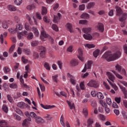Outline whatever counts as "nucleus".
I'll return each mask as SVG.
<instances>
[{"instance_id": "nucleus-5", "label": "nucleus", "mask_w": 127, "mask_h": 127, "mask_svg": "<svg viewBox=\"0 0 127 127\" xmlns=\"http://www.w3.org/2000/svg\"><path fill=\"white\" fill-rule=\"evenodd\" d=\"M25 28L26 30H27V31L32 30V31H33V32H34V33L35 35H36V36H38V35H39V32H38V30H37V28L35 27H33L31 28V27H30V26H29V25L27 23H26L25 24Z\"/></svg>"}, {"instance_id": "nucleus-53", "label": "nucleus", "mask_w": 127, "mask_h": 127, "mask_svg": "<svg viewBox=\"0 0 127 127\" xmlns=\"http://www.w3.org/2000/svg\"><path fill=\"white\" fill-rule=\"evenodd\" d=\"M67 51L70 53L73 52V46H70L68 47L67 49Z\"/></svg>"}, {"instance_id": "nucleus-6", "label": "nucleus", "mask_w": 127, "mask_h": 127, "mask_svg": "<svg viewBox=\"0 0 127 127\" xmlns=\"http://www.w3.org/2000/svg\"><path fill=\"white\" fill-rule=\"evenodd\" d=\"M22 28H23V26L21 24H19L18 25H16V28H9L8 29V31L10 33H12V34H14V33H16V32H17L18 30H22Z\"/></svg>"}, {"instance_id": "nucleus-63", "label": "nucleus", "mask_w": 127, "mask_h": 127, "mask_svg": "<svg viewBox=\"0 0 127 127\" xmlns=\"http://www.w3.org/2000/svg\"><path fill=\"white\" fill-rule=\"evenodd\" d=\"M63 64L62 63V62L61 61H58V65L59 66L60 69H62Z\"/></svg>"}, {"instance_id": "nucleus-8", "label": "nucleus", "mask_w": 127, "mask_h": 127, "mask_svg": "<svg viewBox=\"0 0 127 127\" xmlns=\"http://www.w3.org/2000/svg\"><path fill=\"white\" fill-rule=\"evenodd\" d=\"M87 86L92 88H98L99 83L95 80H91L87 83Z\"/></svg>"}, {"instance_id": "nucleus-1", "label": "nucleus", "mask_w": 127, "mask_h": 127, "mask_svg": "<svg viewBox=\"0 0 127 127\" xmlns=\"http://www.w3.org/2000/svg\"><path fill=\"white\" fill-rule=\"evenodd\" d=\"M122 53L120 51H117L114 54L112 55L110 51L106 52L102 56L104 59H106L108 62L110 61H114L121 57Z\"/></svg>"}, {"instance_id": "nucleus-59", "label": "nucleus", "mask_w": 127, "mask_h": 127, "mask_svg": "<svg viewBox=\"0 0 127 127\" xmlns=\"http://www.w3.org/2000/svg\"><path fill=\"white\" fill-rule=\"evenodd\" d=\"M79 10H84L85 9V4H82L79 6Z\"/></svg>"}, {"instance_id": "nucleus-20", "label": "nucleus", "mask_w": 127, "mask_h": 127, "mask_svg": "<svg viewBox=\"0 0 127 127\" xmlns=\"http://www.w3.org/2000/svg\"><path fill=\"white\" fill-rule=\"evenodd\" d=\"M97 27H98V30H99L100 32H104V24H103V23H99L97 26Z\"/></svg>"}, {"instance_id": "nucleus-16", "label": "nucleus", "mask_w": 127, "mask_h": 127, "mask_svg": "<svg viewBox=\"0 0 127 127\" xmlns=\"http://www.w3.org/2000/svg\"><path fill=\"white\" fill-rule=\"evenodd\" d=\"M17 107L19 108H21V109H25V108H27L28 106L27 104L24 103V102H19L17 104Z\"/></svg>"}, {"instance_id": "nucleus-47", "label": "nucleus", "mask_w": 127, "mask_h": 127, "mask_svg": "<svg viewBox=\"0 0 127 127\" xmlns=\"http://www.w3.org/2000/svg\"><path fill=\"white\" fill-rule=\"evenodd\" d=\"M115 67L116 70H117V71H118L119 72H121V71L122 70V66H121V65H120L119 64H117L116 65Z\"/></svg>"}, {"instance_id": "nucleus-44", "label": "nucleus", "mask_w": 127, "mask_h": 127, "mask_svg": "<svg viewBox=\"0 0 127 127\" xmlns=\"http://www.w3.org/2000/svg\"><path fill=\"white\" fill-rule=\"evenodd\" d=\"M33 57L34 58H35V59H38V58H39V54H38V53L34 52Z\"/></svg>"}, {"instance_id": "nucleus-36", "label": "nucleus", "mask_w": 127, "mask_h": 127, "mask_svg": "<svg viewBox=\"0 0 127 127\" xmlns=\"http://www.w3.org/2000/svg\"><path fill=\"white\" fill-rule=\"evenodd\" d=\"M96 4V3L94 2H91L88 3L87 6L88 9H90V8H92V7H94V6Z\"/></svg>"}, {"instance_id": "nucleus-3", "label": "nucleus", "mask_w": 127, "mask_h": 127, "mask_svg": "<svg viewBox=\"0 0 127 127\" xmlns=\"http://www.w3.org/2000/svg\"><path fill=\"white\" fill-rule=\"evenodd\" d=\"M106 74L109 79V80L107 79L108 82L109 83V84L111 85V86H112V87L114 89L115 91H118V86H117L116 84H114V80H115V79H116V78L115 77V75H113V74H112L110 72H107Z\"/></svg>"}, {"instance_id": "nucleus-19", "label": "nucleus", "mask_w": 127, "mask_h": 127, "mask_svg": "<svg viewBox=\"0 0 127 127\" xmlns=\"http://www.w3.org/2000/svg\"><path fill=\"white\" fill-rule=\"evenodd\" d=\"M66 27L67 28L68 31L69 32L72 33L74 32V30H73V26L72 25V24L70 23H67L66 25Z\"/></svg>"}, {"instance_id": "nucleus-23", "label": "nucleus", "mask_w": 127, "mask_h": 127, "mask_svg": "<svg viewBox=\"0 0 127 127\" xmlns=\"http://www.w3.org/2000/svg\"><path fill=\"white\" fill-rule=\"evenodd\" d=\"M35 119L37 124H40L41 123H43V122H44V120L40 117H36Z\"/></svg>"}, {"instance_id": "nucleus-49", "label": "nucleus", "mask_w": 127, "mask_h": 127, "mask_svg": "<svg viewBox=\"0 0 127 127\" xmlns=\"http://www.w3.org/2000/svg\"><path fill=\"white\" fill-rule=\"evenodd\" d=\"M83 113L85 117H87L88 116V109H87V108L83 109Z\"/></svg>"}, {"instance_id": "nucleus-58", "label": "nucleus", "mask_w": 127, "mask_h": 127, "mask_svg": "<svg viewBox=\"0 0 127 127\" xmlns=\"http://www.w3.org/2000/svg\"><path fill=\"white\" fill-rule=\"evenodd\" d=\"M100 103L104 108H106L107 107V104L105 103V102L103 101V100H100Z\"/></svg>"}, {"instance_id": "nucleus-9", "label": "nucleus", "mask_w": 127, "mask_h": 127, "mask_svg": "<svg viewBox=\"0 0 127 127\" xmlns=\"http://www.w3.org/2000/svg\"><path fill=\"white\" fill-rule=\"evenodd\" d=\"M78 55L77 57L80 61H84V58H83V50L80 48H79L77 50Z\"/></svg>"}, {"instance_id": "nucleus-4", "label": "nucleus", "mask_w": 127, "mask_h": 127, "mask_svg": "<svg viewBox=\"0 0 127 127\" xmlns=\"http://www.w3.org/2000/svg\"><path fill=\"white\" fill-rule=\"evenodd\" d=\"M91 30L92 29H91V28H83L82 29L83 32L86 34L83 35L84 38L86 40H91L92 39L93 37L92 36V35H91V34H88L90 33Z\"/></svg>"}, {"instance_id": "nucleus-27", "label": "nucleus", "mask_w": 127, "mask_h": 127, "mask_svg": "<svg viewBox=\"0 0 127 127\" xmlns=\"http://www.w3.org/2000/svg\"><path fill=\"white\" fill-rule=\"evenodd\" d=\"M84 46L87 47L89 49H91V48H95V47H96V46L93 44H86L84 45Z\"/></svg>"}, {"instance_id": "nucleus-42", "label": "nucleus", "mask_w": 127, "mask_h": 127, "mask_svg": "<svg viewBox=\"0 0 127 127\" xmlns=\"http://www.w3.org/2000/svg\"><path fill=\"white\" fill-rule=\"evenodd\" d=\"M70 83L72 85H75L76 83H77V81H76V79H75V77L73 76V77L70 79Z\"/></svg>"}, {"instance_id": "nucleus-7", "label": "nucleus", "mask_w": 127, "mask_h": 127, "mask_svg": "<svg viewBox=\"0 0 127 127\" xmlns=\"http://www.w3.org/2000/svg\"><path fill=\"white\" fill-rule=\"evenodd\" d=\"M12 24V21L11 20H4L1 23V26L4 29H7L8 25Z\"/></svg>"}, {"instance_id": "nucleus-39", "label": "nucleus", "mask_w": 127, "mask_h": 127, "mask_svg": "<svg viewBox=\"0 0 127 127\" xmlns=\"http://www.w3.org/2000/svg\"><path fill=\"white\" fill-rule=\"evenodd\" d=\"M58 78V74H56V75H53L52 76L53 81L55 82V83H58V80H57Z\"/></svg>"}, {"instance_id": "nucleus-24", "label": "nucleus", "mask_w": 127, "mask_h": 127, "mask_svg": "<svg viewBox=\"0 0 127 127\" xmlns=\"http://www.w3.org/2000/svg\"><path fill=\"white\" fill-rule=\"evenodd\" d=\"M81 18H83V19H88V18H90V15L89 14L87 13H83L81 16Z\"/></svg>"}, {"instance_id": "nucleus-11", "label": "nucleus", "mask_w": 127, "mask_h": 127, "mask_svg": "<svg viewBox=\"0 0 127 127\" xmlns=\"http://www.w3.org/2000/svg\"><path fill=\"white\" fill-rule=\"evenodd\" d=\"M8 9L10 11H15L16 10H17L18 12H21V11H20L19 9H17L16 7L12 4H9L7 5Z\"/></svg>"}, {"instance_id": "nucleus-33", "label": "nucleus", "mask_w": 127, "mask_h": 127, "mask_svg": "<svg viewBox=\"0 0 127 127\" xmlns=\"http://www.w3.org/2000/svg\"><path fill=\"white\" fill-rule=\"evenodd\" d=\"M79 24L87 25V24H88V21L87 20H80L79 21Z\"/></svg>"}, {"instance_id": "nucleus-2", "label": "nucleus", "mask_w": 127, "mask_h": 127, "mask_svg": "<svg viewBox=\"0 0 127 127\" xmlns=\"http://www.w3.org/2000/svg\"><path fill=\"white\" fill-rule=\"evenodd\" d=\"M115 8L116 9L117 15H118V16L121 15V17L119 18V20L122 22L121 27H125L126 19L127 18V13L123 12L122 8L119 6H116Z\"/></svg>"}, {"instance_id": "nucleus-13", "label": "nucleus", "mask_w": 127, "mask_h": 127, "mask_svg": "<svg viewBox=\"0 0 127 127\" xmlns=\"http://www.w3.org/2000/svg\"><path fill=\"white\" fill-rule=\"evenodd\" d=\"M27 34V31H23L21 33H18L17 34L18 39L19 40L22 39V38H23V36H25V35H26Z\"/></svg>"}, {"instance_id": "nucleus-56", "label": "nucleus", "mask_w": 127, "mask_h": 127, "mask_svg": "<svg viewBox=\"0 0 127 127\" xmlns=\"http://www.w3.org/2000/svg\"><path fill=\"white\" fill-rule=\"evenodd\" d=\"M121 100H122L121 97H116L115 98V102H116L117 104H120V103H121Z\"/></svg>"}, {"instance_id": "nucleus-48", "label": "nucleus", "mask_w": 127, "mask_h": 127, "mask_svg": "<svg viewBox=\"0 0 127 127\" xmlns=\"http://www.w3.org/2000/svg\"><path fill=\"white\" fill-rule=\"evenodd\" d=\"M52 28L53 29V30H55V31H58V27H57V25L56 24H53L52 26Z\"/></svg>"}, {"instance_id": "nucleus-62", "label": "nucleus", "mask_w": 127, "mask_h": 127, "mask_svg": "<svg viewBox=\"0 0 127 127\" xmlns=\"http://www.w3.org/2000/svg\"><path fill=\"white\" fill-rule=\"evenodd\" d=\"M40 55L42 58H45V51L41 52Z\"/></svg>"}, {"instance_id": "nucleus-10", "label": "nucleus", "mask_w": 127, "mask_h": 127, "mask_svg": "<svg viewBox=\"0 0 127 127\" xmlns=\"http://www.w3.org/2000/svg\"><path fill=\"white\" fill-rule=\"evenodd\" d=\"M41 35L43 37H40V38L42 40H43V41H45V38H47V37H48V34H46V32H45V31H44V29H43V27L41 26ZM44 37V38H43Z\"/></svg>"}, {"instance_id": "nucleus-52", "label": "nucleus", "mask_w": 127, "mask_h": 127, "mask_svg": "<svg viewBox=\"0 0 127 127\" xmlns=\"http://www.w3.org/2000/svg\"><path fill=\"white\" fill-rule=\"evenodd\" d=\"M106 102L107 105H109V106H110V105H112V100L110 98H108L106 99Z\"/></svg>"}, {"instance_id": "nucleus-60", "label": "nucleus", "mask_w": 127, "mask_h": 127, "mask_svg": "<svg viewBox=\"0 0 127 127\" xmlns=\"http://www.w3.org/2000/svg\"><path fill=\"white\" fill-rule=\"evenodd\" d=\"M38 49L40 50V52H42L43 51H46L45 48L44 47L42 46H39L38 47Z\"/></svg>"}, {"instance_id": "nucleus-18", "label": "nucleus", "mask_w": 127, "mask_h": 127, "mask_svg": "<svg viewBox=\"0 0 127 127\" xmlns=\"http://www.w3.org/2000/svg\"><path fill=\"white\" fill-rule=\"evenodd\" d=\"M60 18H61V14H60V13H58V16H54L53 20L54 23H57V22H58V21L59 20V19H60Z\"/></svg>"}, {"instance_id": "nucleus-22", "label": "nucleus", "mask_w": 127, "mask_h": 127, "mask_svg": "<svg viewBox=\"0 0 127 127\" xmlns=\"http://www.w3.org/2000/svg\"><path fill=\"white\" fill-rule=\"evenodd\" d=\"M93 124H94V120H93V119L89 118L87 120V127H93Z\"/></svg>"}, {"instance_id": "nucleus-50", "label": "nucleus", "mask_w": 127, "mask_h": 127, "mask_svg": "<svg viewBox=\"0 0 127 127\" xmlns=\"http://www.w3.org/2000/svg\"><path fill=\"white\" fill-rule=\"evenodd\" d=\"M15 47V45H12L9 50V53L10 54L12 53V51H13V50L14 49Z\"/></svg>"}, {"instance_id": "nucleus-41", "label": "nucleus", "mask_w": 127, "mask_h": 127, "mask_svg": "<svg viewBox=\"0 0 127 127\" xmlns=\"http://www.w3.org/2000/svg\"><path fill=\"white\" fill-rule=\"evenodd\" d=\"M9 87L11 88V89H16V88H17V84H16V83H11L10 84Z\"/></svg>"}, {"instance_id": "nucleus-12", "label": "nucleus", "mask_w": 127, "mask_h": 127, "mask_svg": "<svg viewBox=\"0 0 127 127\" xmlns=\"http://www.w3.org/2000/svg\"><path fill=\"white\" fill-rule=\"evenodd\" d=\"M92 65V62L88 61L87 64L85 65L84 68L82 70V72H85L87 71V69H91V66Z\"/></svg>"}, {"instance_id": "nucleus-43", "label": "nucleus", "mask_w": 127, "mask_h": 127, "mask_svg": "<svg viewBox=\"0 0 127 127\" xmlns=\"http://www.w3.org/2000/svg\"><path fill=\"white\" fill-rule=\"evenodd\" d=\"M112 72L116 75L117 78L119 79H123V76L117 73L115 70H113Z\"/></svg>"}, {"instance_id": "nucleus-57", "label": "nucleus", "mask_w": 127, "mask_h": 127, "mask_svg": "<svg viewBox=\"0 0 127 127\" xmlns=\"http://www.w3.org/2000/svg\"><path fill=\"white\" fill-rule=\"evenodd\" d=\"M45 118L46 119V120H48V121H50L51 119H52V117H51V115L47 114L45 116Z\"/></svg>"}, {"instance_id": "nucleus-51", "label": "nucleus", "mask_w": 127, "mask_h": 127, "mask_svg": "<svg viewBox=\"0 0 127 127\" xmlns=\"http://www.w3.org/2000/svg\"><path fill=\"white\" fill-rule=\"evenodd\" d=\"M24 52L27 55H30L31 52H30V50L29 49H24Z\"/></svg>"}, {"instance_id": "nucleus-45", "label": "nucleus", "mask_w": 127, "mask_h": 127, "mask_svg": "<svg viewBox=\"0 0 127 127\" xmlns=\"http://www.w3.org/2000/svg\"><path fill=\"white\" fill-rule=\"evenodd\" d=\"M84 83L85 82L82 81L79 84L80 88L81 90H85V84H84Z\"/></svg>"}, {"instance_id": "nucleus-38", "label": "nucleus", "mask_w": 127, "mask_h": 127, "mask_svg": "<svg viewBox=\"0 0 127 127\" xmlns=\"http://www.w3.org/2000/svg\"><path fill=\"white\" fill-rule=\"evenodd\" d=\"M97 98L98 99H100V100H102L104 98V95H103V93L101 92H98L97 94Z\"/></svg>"}, {"instance_id": "nucleus-34", "label": "nucleus", "mask_w": 127, "mask_h": 127, "mask_svg": "<svg viewBox=\"0 0 127 127\" xmlns=\"http://www.w3.org/2000/svg\"><path fill=\"white\" fill-rule=\"evenodd\" d=\"M2 110L4 112V113H7L8 112V108L5 104L3 105L2 107Z\"/></svg>"}, {"instance_id": "nucleus-40", "label": "nucleus", "mask_w": 127, "mask_h": 127, "mask_svg": "<svg viewBox=\"0 0 127 127\" xmlns=\"http://www.w3.org/2000/svg\"><path fill=\"white\" fill-rule=\"evenodd\" d=\"M44 66L46 70H48V71H50V66L49 65V64L48 63H45Z\"/></svg>"}, {"instance_id": "nucleus-14", "label": "nucleus", "mask_w": 127, "mask_h": 127, "mask_svg": "<svg viewBox=\"0 0 127 127\" xmlns=\"http://www.w3.org/2000/svg\"><path fill=\"white\" fill-rule=\"evenodd\" d=\"M66 103L69 107L70 110H76V107H75V104L74 103L67 100Z\"/></svg>"}, {"instance_id": "nucleus-26", "label": "nucleus", "mask_w": 127, "mask_h": 127, "mask_svg": "<svg viewBox=\"0 0 127 127\" xmlns=\"http://www.w3.org/2000/svg\"><path fill=\"white\" fill-rule=\"evenodd\" d=\"M33 37H34L33 33L32 32H30L28 34L27 39H28V40H31V39H33Z\"/></svg>"}, {"instance_id": "nucleus-17", "label": "nucleus", "mask_w": 127, "mask_h": 127, "mask_svg": "<svg viewBox=\"0 0 127 127\" xmlns=\"http://www.w3.org/2000/svg\"><path fill=\"white\" fill-rule=\"evenodd\" d=\"M41 107L43 108V109H45V110H49L50 109H53V108H55V106L54 105H44L43 104H40Z\"/></svg>"}, {"instance_id": "nucleus-31", "label": "nucleus", "mask_w": 127, "mask_h": 127, "mask_svg": "<svg viewBox=\"0 0 127 127\" xmlns=\"http://www.w3.org/2000/svg\"><path fill=\"white\" fill-rule=\"evenodd\" d=\"M99 54H100V50L96 49L94 52H93V56L95 57V58H97L98 56H99Z\"/></svg>"}, {"instance_id": "nucleus-35", "label": "nucleus", "mask_w": 127, "mask_h": 127, "mask_svg": "<svg viewBox=\"0 0 127 127\" xmlns=\"http://www.w3.org/2000/svg\"><path fill=\"white\" fill-rule=\"evenodd\" d=\"M22 0H14V3L16 5H20L22 3Z\"/></svg>"}, {"instance_id": "nucleus-30", "label": "nucleus", "mask_w": 127, "mask_h": 127, "mask_svg": "<svg viewBox=\"0 0 127 127\" xmlns=\"http://www.w3.org/2000/svg\"><path fill=\"white\" fill-rule=\"evenodd\" d=\"M70 63L72 66H77L78 64V60H72L71 61Z\"/></svg>"}, {"instance_id": "nucleus-29", "label": "nucleus", "mask_w": 127, "mask_h": 127, "mask_svg": "<svg viewBox=\"0 0 127 127\" xmlns=\"http://www.w3.org/2000/svg\"><path fill=\"white\" fill-rule=\"evenodd\" d=\"M39 43V42H38V41L33 40L32 42H31V45L33 47H34L35 46H37Z\"/></svg>"}, {"instance_id": "nucleus-64", "label": "nucleus", "mask_w": 127, "mask_h": 127, "mask_svg": "<svg viewBox=\"0 0 127 127\" xmlns=\"http://www.w3.org/2000/svg\"><path fill=\"white\" fill-rule=\"evenodd\" d=\"M30 116L31 117V118H36V114L34 112H30Z\"/></svg>"}, {"instance_id": "nucleus-37", "label": "nucleus", "mask_w": 127, "mask_h": 127, "mask_svg": "<svg viewBox=\"0 0 127 127\" xmlns=\"http://www.w3.org/2000/svg\"><path fill=\"white\" fill-rule=\"evenodd\" d=\"M3 71L5 74H7V73H8L9 72H10V68H9L7 66H5L3 67Z\"/></svg>"}, {"instance_id": "nucleus-32", "label": "nucleus", "mask_w": 127, "mask_h": 127, "mask_svg": "<svg viewBox=\"0 0 127 127\" xmlns=\"http://www.w3.org/2000/svg\"><path fill=\"white\" fill-rule=\"evenodd\" d=\"M42 15H45L47 13V8L44 6H42Z\"/></svg>"}, {"instance_id": "nucleus-15", "label": "nucleus", "mask_w": 127, "mask_h": 127, "mask_svg": "<svg viewBox=\"0 0 127 127\" xmlns=\"http://www.w3.org/2000/svg\"><path fill=\"white\" fill-rule=\"evenodd\" d=\"M29 122H31V118L29 117L27 119H25L22 124L23 127H28V125H29Z\"/></svg>"}, {"instance_id": "nucleus-21", "label": "nucleus", "mask_w": 127, "mask_h": 127, "mask_svg": "<svg viewBox=\"0 0 127 127\" xmlns=\"http://www.w3.org/2000/svg\"><path fill=\"white\" fill-rule=\"evenodd\" d=\"M120 88L122 91L123 92L124 95L125 96V99H127V90L126 89V87H124V86H120Z\"/></svg>"}, {"instance_id": "nucleus-25", "label": "nucleus", "mask_w": 127, "mask_h": 127, "mask_svg": "<svg viewBox=\"0 0 127 127\" xmlns=\"http://www.w3.org/2000/svg\"><path fill=\"white\" fill-rule=\"evenodd\" d=\"M60 123L62 127H66V125H65V122L64 121V117H63V115H62L61 117Z\"/></svg>"}, {"instance_id": "nucleus-61", "label": "nucleus", "mask_w": 127, "mask_h": 127, "mask_svg": "<svg viewBox=\"0 0 127 127\" xmlns=\"http://www.w3.org/2000/svg\"><path fill=\"white\" fill-rule=\"evenodd\" d=\"M112 107L114 109H118L119 108V105L116 102H113L112 104Z\"/></svg>"}, {"instance_id": "nucleus-54", "label": "nucleus", "mask_w": 127, "mask_h": 127, "mask_svg": "<svg viewBox=\"0 0 127 127\" xmlns=\"http://www.w3.org/2000/svg\"><path fill=\"white\" fill-rule=\"evenodd\" d=\"M7 98L8 101H9V102H10V103H12L13 100L12 99V97H11L10 95H7Z\"/></svg>"}, {"instance_id": "nucleus-46", "label": "nucleus", "mask_w": 127, "mask_h": 127, "mask_svg": "<svg viewBox=\"0 0 127 127\" xmlns=\"http://www.w3.org/2000/svg\"><path fill=\"white\" fill-rule=\"evenodd\" d=\"M15 112H16V113H17V114H18V115H20V116L23 115V113H22V111L21 110H19V109H16L15 110Z\"/></svg>"}, {"instance_id": "nucleus-28", "label": "nucleus", "mask_w": 127, "mask_h": 127, "mask_svg": "<svg viewBox=\"0 0 127 127\" xmlns=\"http://www.w3.org/2000/svg\"><path fill=\"white\" fill-rule=\"evenodd\" d=\"M35 7H36L35 5H34V4H32L28 5L27 6V9H28V10H32V9H34Z\"/></svg>"}, {"instance_id": "nucleus-55", "label": "nucleus", "mask_w": 127, "mask_h": 127, "mask_svg": "<svg viewBox=\"0 0 127 127\" xmlns=\"http://www.w3.org/2000/svg\"><path fill=\"white\" fill-rule=\"evenodd\" d=\"M43 19L44 21H45V22H46V23H49V22L50 21V20H49L48 17L46 16L44 17Z\"/></svg>"}]
</instances>
